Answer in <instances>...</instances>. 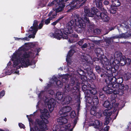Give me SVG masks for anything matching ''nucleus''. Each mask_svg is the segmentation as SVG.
Wrapping results in <instances>:
<instances>
[{
    "label": "nucleus",
    "instance_id": "5701e85b",
    "mask_svg": "<svg viewBox=\"0 0 131 131\" xmlns=\"http://www.w3.org/2000/svg\"><path fill=\"white\" fill-rule=\"evenodd\" d=\"M41 114L40 116V118L46 120V122H48L47 119L49 114L48 110L46 108H44L43 111L41 112Z\"/></svg>",
    "mask_w": 131,
    "mask_h": 131
},
{
    "label": "nucleus",
    "instance_id": "6ab92c4d",
    "mask_svg": "<svg viewBox=\"0 0 131 131\" xmlns=\"http://www.w3.org/2000/svg\"><path fill=\"white\" fill-rule=\"evenodd\" d=\"M70 94H72L74 97H78L80 94L79 88L77 86H74L71 88Z\"/></svg>",
    "mask_w": 131,
    "mask_h": 131
},
{
    "label": "nucleus",
    "instance_id": "7c9ffc66",
    "mask_svg": "<svg viewBox=\"0 0 131 131\" xmlns=\"http://www.w3.org/2000/svg\"><path fill=\"white\" fill-rule=\"evenodd\" d=\"M67 39L68 38V42L70 43H72L77 41L79 39V37H72L71 36L68 37Z\"/></svg>",
    "mask_w": 131,
    "mask_h": 131
},
{
    "label": "nucleus",
    "instance_id": "f257e3e1",
    "mask_svg": "<svg viewBox=\"0 0 131 131\" xmlns=\"http://www.w3.org/2000/svg\"><path fill=\"white\" fill-rule=\"evenodd\" d=\"M74 20L72 19L69 21L66 25V28L57 29L56 31L54 33H50V36L52 38H55L60 40L61 39H67L68 35L73 32V28L74 25H75V20L78 21L77 18Z\"/></svg>",
    "mask_w": 131,
    "mask_h": 131
},
{
    "label": "nucleus",
    "instance_id": "79ce46f5",
    "mask_svg": "<svg viewBox=\"0 0 131 131\" xmlns=\"http://www.w3.org/2000/svg\"><path fill=\"white\" fill-rule=\"evenodd\" d=\"M110 7L109 9L110 13L112 14L115 13L116 11L117 7L112 6L111 5H110Z\"/></svg>",
    "mask_w": 131,
    "mask_h": 131
},
{
    "label": "nucleus",
    "instance_id": "393cba45",
    "mask_svg": "<svg viewBox=\"0 0 131 131\" xmlns=\"http://www.w3.org/2000/svg\"><path fill=\"white\" fill-rule=\"evenodd\" d=\"M123 81V77H119L118 78V77H117L116 82L118 83L120 86H122L123 87V90H126V91H127L128 88V86L127 85L125 86L123 84H122Z\"/></svg>",
    "mask_w": 131,
    "mask_h": 131
},
{
    "label": "nucleus",
    "instance_id": "603ef678",
    "mask_svg": "<svg viewBox=\"0 0 131 131\" xmlns=\"http://www.w3.org/2000/svg\"><path fill=\"white\" fill-rule=\"evenodd\" d=\"M96 115H95L96 117L100 118L102 116V113L101 111L96 112Z\"/></svg>",
    "mask_w": 131,
    "mask_h": 131
},
{
    "label": "nucleus",
    "instance_id": "5fc2aeb1",
    "mask_svg": "<svg viewBox=\"0 0 131 131\" xmlns=\"http://www.w3.org/2000/svg\"><path fill=\"white\" fill-rule=\"evenodd\" d=\"M60 127L58 125H56L54 126L53 128V131H59L60 130Z\"/></svg>",
    "mask_w": 131,
    "mask_h": 131
},
{
    "label": "nucleus",
    "instance_id": "9b49d317",
    "mask_svg": "<svg viewBox=\"0 0 131 131\" xmlns=\"http://www.w3.org/2000/svg\"><path fill=\"white\" fill-rule=\"evenodd\" d=\"M105 72L108 74H112V76L117 75L118 74L117 71L114 68H110L109 66H108L105 67Z\"/></svg>",
    "mask_w": 131,
    "mask_h": 131
},
{
    "label": "nucleus",
    "instance_id": "6e6d98bb",
    "mask_svg": "<svg viewBox=\"0 0 131 131\" xmlns=\"http://www.w3.org/2000/svg\"><path fill=\"white\" fill-rule=\"evenodd\" d=\"M70 35H69L68 36L69 37V36H71L72 37H79L78 36V35L77 34L75 33L74 32L73 33L71 32V33L70 34Z\"/></svg>",
    "mask_w": 131,
    "mask_h": 131
},
{
    "label": "nucleus",
    "instance_id": "39448f33",
    "mask_svg": "<svg viewBox=\"0 0 131 131\" xmlns=\"http://www.w3.org/2000/svg\"><path fill=\"white\" fill-rule=\"evenodd\" d=\"M48 122H46L43 119L36 118L35 121V124L38 126H35V131H45L47 129V124Z\"/></svg>",
    "mask_w": 131,
    "mask_h": 131
},
{
    "label": "nucleus",
    "instance_id": "cd10ccee",
    "mask_svg": "<svg viewBox=\"0 0 131 131\" xmlns=\"http://www.w3.org/2000/svg\"><path fill=\"white\" fill-rule=\"evenodd\" d=\"M99 103V101L98 97L96 96H93L91 105H93V106H96Z\"/></svg>",
    "mask_w": 131,
    "mask_h": 131
},
{
    "label": "nucleus",
    "instance_id": "7ed1b4c3",
    "mask_svg": "<svg viewBox=\"0 0 131 131\" xmlns=\"http://www.w3.org/2000/svg\"><path fill=\"white\" fill-rule=\"evenodd\" d=\"M83 18H78V21L75 20V30L78 33H81L82 32L83 29L85 28L86 23H90L89 20L87 17H85Z\"/></svg>",
    "mask_w": 131,
    "mask_h": 131
},
{
    "label": "nucleus",
    "instance_id": "2eb2a0df",
    "mask_svg": "<svg viewBox=\"0 0 131 131\" xmlns=\"http://www.w3.org/2000/svg\"><path fill=\"white\" fill-rule=\"evenodd\" d=\"M95 68L96 71L98 73H100V76L101 77H103V76L105 77V75H106L105 72V67H103L101 68L100 66L98 65L95 66Z\"/></svg>",
    "mask_w": 131,
    "mask_h": 131
},
{
    "label": "nucleus",
    "instance_id": "ea45409f",
    "mask_svg": "<svg viewBox=\"0 0 131 131\" xmlns=\"http://www.w3.org/2000/svg\"><path fill=\"white\" fill-rule=\"evenodd\" d=\"M84 82V81L83 82ZM83 82H80L79 81H78V82H77V83H78V84L79 85H80V84H81V86H82V89L83 91H85L88 90V87H87V86L86 85H82V83H83Z\"/></svg>",
    "mask_w": 131,
    "mask_h": 131
},
{
    "label": "nucleus",
    "instance_id": "f704fd0d",
    "mask_svg": "<svg viewBox=\"0 0 131 131\" xmlns=\"http://www.w3.org/2000/svg\"><path fill=\"white\" fill-rule=\"evenodd\" d=\"M110 110H104L103 112V115L106 117H110L112 114V112Z\"/></svg>",
    "mask_w": 131,
    "mask_h": 131
},
{
    "label": "nucleus",
    "instance_id": "b1692460",
    "mask_svg": "<svg viewBox=\"0 0 131 131\" xmlns=\"http://www.w3.org/2000/svg\"><path fill=\"white\" fill-rule=\"evenodd\" d=\"M85 97L86 103L91 105L93 96L90 94L89 92H85Z\"/></svg>",
    "mask_w": 131,
    "mask_h": 131
},
{
    "label": "nucleus",
    "instance_id": "c9c22d12",
    "mask_svg": "<svg viewBox=\"0 0 131 131\" xmlns=\"http://www.w3.org/2000/svg\"><path fill=\"white\" fill-rule=\"evenodd\" d=\"M112 5L117 7L119 6L121 3L119 0H112Z\"/></svg>",
    "mask_w": 131,
    "mask_h": 131
},
{
    "label": "nucleus",
    "instance_id": "69168bd1",
    "mask_svg": "<svg viewBox=\"0 0 131 131\" xmlns=\"http://www.w3.org/2000/svg\"><path fill=\"white\" fill-rule=\"evenodd\" d=\"M56 2V1H54L52 2L51 3L49 2L48 4V6H52Z\"/></svg>",
    "mask_w": 131,
    "mask_h": 131
},
{
    "label": "nucleus",
    "instance_id": "72a5a7b5",
    "mask_svg": "<svg viewBox=\"0 0 131 131\" xmlns=\"http://www.w3.org/2000/svg\"><path fill=\"white\" fill-rule=\"evenodd\" d=\"M84 12L85 13L86 16L85 17H87L88 18V17L87 16L90 17L89 14H90L91 12L90 9L87 6H85L84 8Z\"/></svg>",
    "mask_w": 131,
    "mask_h": 131
},
{
    "label": "nucleus",
    "instance_id": "09e8293b",
    "mask_svg": "<svg viewBox=\"0 0 131 131\" xmlns=\"http://www.w3.org/2000/svg\"><path fill=\"white\" fill-rule=\"evenodd\" d=\"M125 62L126 63L125 65H127L128 66L130 64L131 62V60L130 59L128 58H126L125 59Z\"/></svg>",
    "mask_w": 131,
    "mask_h": 131
},
{
    "label": "nucleus",
    "instance_id": "20e7f679",
    "mask_svg": "<svg viewBox=\"0 0 131 131\" xmlns=\"http://www.w3.org/2000/svg\"><path fill=\"white\" fill-rule=\"evenodd\" d=\"M83 60H84L85 63L84 64L83 68L86 69L87 71L88 74L91 79H93L95 77V75L93 72V63L92 61L89 60V58L85 56H83Z\"/></svg>",
    "mask_w": 131,
    "mask_h": 131
},
{
    "label": "nucleus",
    "instance_id": "a18cd8bd",
    "mask_svg": "<svg viewBox=\"0 0 131 131\" xmlns=\"http://www.w3.org/2000/svg\"><path fill=\"white\" fill-rule=\"evenodd\" d=\"M64 17V16H63L59 17V18L57 19L56 21L51 23V25L54 26H55L61 19L63 18Z\"/></svg>",
    "mask_w": 131,
    "mask_h": 131
},
{
    "label": "nucleus",
    "instance_id": "de8ad7c7",
    "mask_svg": "<svg viewBox=\"0 0 131 131\" xmlns=\"http://www.w3.org/2000/svg\"><path fill=\"white\" fill-rule=\"evenodd\" d=\"M105 121L104 124L107 125L108 124L111 120V118L110 117H106L105 118Z\"/></svg>",
    "mask_w": 131,
    "mask_h": 131
},
{
    "label": "nucleus",
    "instance_id": "4c0bfd02",
    "mask_svg": "<svg viewBox=\"0 0 131 131\" xmlns=\"http://www.w3.org/2000/svg\"><path fill=\"white\" fill-rule=\"evenodd\" d=\"M126 58L125 57L123 56V57L122 58H120V59H119V66H123L125 65L126 63L125 61V59Z\"/></svg>",
    "mask_w": 131,
    "mask_h": 131
},
{
    "label": "nucleus",
    "instance_id": "a19ab883",
    "mask_svg": "<svg viewBox=\"0 0 131 131\" xmlns=\"http://www.w3.org/2000/svg\"><path fill=\"white\" fill-rule=\"evenodd\" d=\"M95 52L97 56L100 55H102L103 54V50L101 49L100 48H96L95 50Z\"/></svg>",
    "mask_w": 131,
    "mask_h": 131
},
{
    "label": "nucleus",
    "instance_id": "0eeeda50",
    "mask_svg": "<svg viewBox=\"0 0 131 131\" xmlns=\"http://www.w3.org/2000/svg\"><path fill=\"white\" fill-rule=\"evenodd\" d=\"M21 52H19L16 53H14L12 57V60L13 62V66L14 68H16L17 69H18V66L20 63L21 64L20 60Z\"/></svg>",
    "mask_w": 131,
    "mask_h": 131
},
{
    "label": "nucleus",
    "instance_id": "f03ea898",
    "mask_svg": "<svg viewBox=\"0 0 131 131\" xmlns=\"http://www.w3.org/2000/svg\"><path fill=\"white\" fill-rule=\"evenodd\" d=\"M33 55L32 52L31 51H25L22 53L21 52L20 60L21 64V65L18 66V69L21 67L27 68L29 66L32 65V62H30L29 59Z\"/></svg>",
    "mask_w": 131,
    "mask_h": 131
},
{
    "label": "nucleus",
    "instance_id": "9d476101",
    "mask_svg": "<svg viewBox=\"0 0 131 131\" xmlns=\"http://www.w3.org/2000/svg\"><path fill=\"white\" fill-rule=\"evenodd\" d=\"M72 109L71 107L69 106H65L61 108L59 111L60 115H63L64 116H68V113Z\"/></svg>",
    "mask_w": 131,
    "mask_h": 131
},
{
    "label": "nucleus",
    "instance_id": "58836bf2",
    "mask_svg": "<svg viewBox=\"0 0 131 131\" xmlns=\"http://www.w3.org/2000/svg\"><path fill=\"white\" fill-rule=\"evenodd\" d=\"M124 77L126 80L129 79L131 78V73L128 72H125L124 74Z\"/></svg>",
    "mask_w": 131,
    "mask_h": 131
},
{
    "label": "nucleus",
    "instance_id": "3c124183",
    "mask_svg": "<svg viewBox=\"0 0 131 131\" xmlns=\"http://www.w3.org/2000/svg\"><path fill=\"white\" fill-rule=\"evenodd\" d=\"M99 96L100 98H101L102 100L105 99L106 98L105 95L101 92H100Z\"/></svg>",
    "mask_w": 131,
    "mask_h": 131
},
{
    "label": "nucleus",
    "instance_id": "e433bc0d",
    "mask_svg": "<svg viewBox=\"0 0 131 131\" xmlns=\"http://www.w3.org/2000/svg\"><path fill=\"white\" fill-rule=\"evenodd\" d=\"M123 56L122 53L121 52L117 51L115 52L114 53L115 59L116 58L120 59V58H122Z\"/></svg>",
    "mask_w": 131,
    "mask_h": 131
},
{
    "label": "nucleus",
    "instance_id": "423d86ee",
    "mask_svg": "<svg viewBox=\"0 0 131 131\" xmlns=\"http://www.w3.org/2000/svg\"><path fill=\"white\" fill-rule=\"evenodd\" d=\"M112 88H119L117 89H115L114 90V95H112L115 96V97H116L117 95H121L124 93V92L126 91V90H123V87L122 86H120V84L117 82H116L113 84H110Z\"/></svg>",
    "mask_w": 131,
    "mask_h": 131
},
{
    "label": "nucleus",
    "instance_id": "4d7b16f0",
    "mask_svg": "<svg viewBox=\"0 0 131 131\" xmlns=\"http://www.w3.org/2000/svg\"><path fill=\"white\" fill-rule=\"evenodd\" d=\"M94 32L95 34L99 35L100 34L101 32V30L99 28H96L94 30Z\"/></svg>",
    "mask_w": 131,
    "mask_h": 131
},
{
    "label": "nucleus",
    "instance_id": "c756f323",
    "mask_svg": "<svg viewBox=\"0 0 131 131\" xmlns=\"http://www.w3.org/2000/svg\"><path fill=\"white\" fill-rule=\"evenodd\" d=\"M53 79L55 81L56 84L59 89L62 87L63 85L62 83L60 80H58V79L56 77H55Z\"/></svg>",
    "mask_w": 131,
    "mask_h": 131
},
{
    "label": "nucleus",
    "instance_id": "e2e57ef3",
    "mask_svg": "<svg viewBox=\"0 0 131 131\" xmlns=\"http://www.w3.org/2000/svg\"><path fill=\"white\" fill-rule=\"evenodd\" d=\"M48 94H50V95H53L54 94V91L52 90H48Z\"/></svg>",
    "mask_w": 131,
    "mask_h": 131
},
{
    "label": "nucleus",
    "instance_id": "a878e982",
    "mask_svg": "<svg viewBox=\"0 0 131 131\" xmlns=\"http://www.w3.org/2000/svg\"><path fill=\"white\" fill-rule=\"evenodd\" d=\"M49 108H51L54 107L56 105V101L55 100L52 98H50L49 100H48L47 103ZM53 109H52V110Z\"/></svg>",
    "mask_w": 131,
    "mask_h": 131
},
{
    "label": "nucleus",
    "instance_id": "412c9836",
    "mask_svg": "<svg viewBox=\"0 0 131 131\" xmlns=\"http://www.w3.org/2000/svg\"><path fill=\"white\" fill-rule=\"evenodd\" d=\"M116 76H113V77H106L105 82L107 84H111L116 82L117 78L116 77Z\"/></svg>",
    "mask_w": 131,
    "mask_h": 131
},
{
    "label": "nucleus",
    "instance_id": "bf43d9fd",
    "mask_svg": "<svg viewBox=\"0 0 131 131\" xmlns=\"http://www.w3.org/2000/svg\"><path fill=\"white\" fill-rule=\"evenodd\" d=\"M38 6L41 7H42L45 6V4L43 3V1H40L38 4Z\"/></svg>",
    "mask_w": 131,
    "mask_h": 131
},
{
    "label": "nucleus",
    "instance_id": "13d9d810",
    "mask_svg": "<svg viewBox=\"0 0 131 131\" xmlns=\"http://www.w3.org/2000/svg\"><path fill=\"white\" fill-rule=\"evenodd\" d=\"M71 117V118H74L76 116V114L74 111H72L70 114Z\"/></svg>",
    "mask_w": 131,
    "mask_h": 131
},
{
    "label": "nucleus",
    "instance_id": "49530a36",
    "mask_svg": "<svg viewBox=\"0 0 131 131\" xmlns=\"http://www.w3.org/2000/svg\"><path fill=\"white\" fill-rule=\"evenodd\" d=\"M119 59L116 58L115 59H114V60L112 62L113 64L115 66H119Z\"/></svg>",
    "mask_w": 131,
    "mask_h": 131
},
{
    "label": "nucleus",
    "instance_id": "c03bdc74",
    "mask_svg": "<svg viewBox=\"0 0 131 131\" xmlns=\"http://www.w3.org/2000/svg\"><path fill=\"white\" fill-rule=\"evenodd\" d=\"M56 96L58 100H61L63 96L62 93L59 92H57L56 94Z\"/></svg>",
    "mask_w": 131,
    "mask_h": 131
},
{
    "label": "nucleus",
    "instance_id": "473e14b6",
    "mask_svg": "<svg viewBox=\"0 0 131 131\" xmlns=\"http://www.w3.org/2000/svg\"><path fill=\"white\" fill-rule=\"evenodd\" d=\"M71 88L69 85L67 84H65L63 89L64 93L70 94Z\"/></svg>",
    "mask_w": 131,
    "mask_h": 131
},
{
    "label": "nucleus",
    "instance_id": "2f4dec72",
    "mask_svg": "<svg viewBox=\"0 0 131 131\" xmlns=\"http://www.w3.org/2000/svg\"><path fill=\"white\" fill-rule=\"evenodd\" d=\"M72 97L69 96H67L65 97L63 100L64 103L66 104H69L72 101Z\"/></svg>",
    "mask_w": 131,
    "mask_h": 131
},
{
    "label": "nucleus",
    "instance_id": "864d4df0",
    "mask_svg": "<svg viewBox=\"0 0 131 131\" xmlns=\"http://www.w3.org/2000/svg\"><path fill=\"white\" fill-rule=\"evenodd\" d=\"M44 19H43L41 21L38 26V29H41L44 23Z\"/></svg>",
    "mask_w": 131,
    "mask_h": 131
},
{
    "label": "nucleus",
    "instance_id": "8fccbe9b",
    "mask_svg": "<svg viewBox=\"0 0 131 131\" xmlns=\"http://www.w3.org/2000/svg\"><path fill=\"white\" fill-rule=\"evenodd\" d=\"M70 126L71 125L70 124H68L65 127V131H72V129H70Z\"/></svg>",
    "mask_w": 131,
    "mask_h": 131
},
{
    "label": "nucleus",
    "instance_id": "4468645a",
    "mask_svg": "<svg viewBox=\"0 0 131 131\" xmlns=\"http://www.w3.org/2000/svg\"><path fill=\"white\" fill-rule=\"evenodd\" d=\"M131 36V34L125 33H122L121 34H119V35H116L111 37L110 38L111 39L121 38L126 39Z\"/></svg>",
    "mask_w": 131,
    "mask_h": 131
},
{
    "label": "nucleus",
    "instance_id": "6e6552de",
    "mask_svg": "<svg viewBox=\"0 0 131 131\" xmlns=\"http://www.w3.org/2000/svg\"><path fill=\"white\" fill-rule=\"evenodd\" d=\"M84 70L86 71V72H85L84 71L80 69H78L76 71H75L77 73V75H79L80 76V77L78 79V81H79L78 80H81L82 81V82L86 81L87 79V78L85 75H87V76L89 77L90 78V79H92L94 80L96 78L95 76L94 78L93 79L91 78L90 77L88 74L87 71L86 69Z\"/></svg>",
    "mask_w": 131,
    "mask_h": 131
},
{
    "label": "nucleus",
    "instance_id": "f8f14e48",
    "mask_svg": "<svg viewBox=\"0 0 131 131\" xmlns=\"http://www.w3.org/2000/svg\"><path fill=\"white\" fill-rule=\"evenodd\" d=\"M75 52V51L74 49H71L68 52L66 58V61L67 62V65L68 67H70V66L71 65V63L70 58Z\"/></svg>",
    "mask_w": 131,
    "mask_h": 131
},
{
    "label": "nucleus",
    "instance_id": "338daca9",
    "mask_svg": "<svg viewBox=\"0 0 131 131\" xmlns=\"http://www.w3.org/2000/svg\"><path fill=\"white\" fill-rule=\"evenodd\" d=\"M18 125L21 128H24L25 127V125L21 123H19Z\"/></svg>",
    "mask_w": 131,
    "mask_h": 131
},
{
    "label": "nucleus",
    "instance_id": "37998d69",
    "mask_svg": "<svg viewBox=\"0 0 131 131\" xmlns=\"http://www.w3.org/2000/svg\"><path fill=\"white\" fill-rule=\"evenodd\" d=\"M88 91L89 92V93H90L93 95H95L97 93L96 89L92 87H90V88Z\"/></svg>",
    "mask_w": 131,
    "mask_h": 131
},
{
    "label": "nucleus",
    "instance_id": "dca6fc26",
    "mask_svg": "<svg viewBox=\"0 0 131 131\" xmlns=\"http://www.w3.org/2000/svg\"><path fill=\"white\" fill-rule=\"evenodd\" d=\"M90 14L89 15L90 17H93L96 15L98 17L100 14V12L95 7H93L90 8Z\"/></svg>",
    "mask_w": 131,
    "mask_h": 131
},
{
    "label": "nucleus",
    "instance_id": "bb28decb",
    "mask_svg": "<svg viewBox=\"0 0 131 131\" xmlns=\"http://www.w3.org/2000/svg\"><path fill=\"white\" fill-rule=\"evenodd\" d=\"M95 1L96 7L100 9L102 11H104L105 9L102 2V1L100 0H95Z\"/></svg>",
    "mask_w": 131,
    "mask_h": 131
},
{
    "label": "nucleus",
    "instance_id": "052dcab7",
    "mask_svg": "<svg viewBox=\"0 0 131 131\" xmlns=\"http://www.w3.org/2000/svg\"><path fill=\"white\" fill-rule=\"evenodd\" d=\"M54 9L55 10V12L57 13L61 11L62 10V8H57Z\"/></svg>",
    "mask_w": 131,
    "mask_h": 131
},
{
    "label": "nucleus",
    "instance_id": "a211bd4d",
    "mask_svg": "<svg viewBox=\"0 0 131 131\" xmlns=\"http://www.w3.org/2000/svg\"><path fill=\"white\" fill-rule=\"evenodd\" d=\"M38 24V20L36 19L34 20L33 26H32L30 27V29H29V31L31 32L32 31V33L34 34H35L38 30L37 27Z\"/></svg>",
    "mask_w": 131,
    "mask_h": 131
},
{
    "label": "nucleus",
    "instance_id": "f3484780",
    "mask_svg": "<svg viewBox=\"0 0 131 131\" xmlns=\"http://www.w3.org/2000/svg\"><path fill=\"white\" fill-rule=\"evenodd\" d=\"M103 22H107L110 19V17L107 14L103 12H101L98 17Z\"/></svg>",
    "mask_w": 131,
    "mask_h": 131
},
{
    "label": "nucleus",
    "instance_id": "1a4fd4ad",
    "mask_svg": "<svg viewBox=\"0 0 131 131\" xmlns=\"http://www.w3.org/2000/svg\"><path fill=\"white\" fill-rule=\"evenodd\" d=\"M116 98L114 96L111 95L110 101L108 100L105 101L103 104V106L108 110H110L113 107L114 104L116 102Z\"/></svg>",
    "mask_w": 131,
    "mask_h": 131
},
{
    "label": "nucleus",
    "instance_id": "aec40b11",
    "mask_svg": "<svg viewBox=\"0 0 131 131\" xmlns=\"http://www.w3.org/2000/svg\"><path fill=\"white\" fill-rule=\"evenodd\" d=\"M60 115L61 117H59L57 120L58 124L61 125L67 123L68 122V120L66 118V116H64L63 115Z\"/></svg>",
    "mask_w": 131,
    "mask_h": 131
},
{
    "label": "nucleus",
    "instance_id": "4be33fe9",
    "mask_svg": "<svg viewBox=\"0 0 131 131\" xmlns=\"http://www.w3.org/2000/svg\"><path fill=\"white\" fill-rule=\"evenodd\" d=\"M102 125L101 122L99 120H96L94 121H92L90 123L89 126H94L96 128H99Z\"/></svg>",
    "mask_w": 131,
    "mask_h": 131
},
{
    "label": "nucleus",
    "instance_id": "680f3d73",
    "mask_svg": "<svg viewBox=\"0 0 131 131\" xmlns=\"http://www.w3.org/2000/svg\"><path fill=\"white\" fill-rule=\"evenodd\" d=\"M5 94V91L4 90H2L0 92V98L3 97Z\"/></svg>",
    "mask_w": 131,
    "mask_h": 131
},
{
    "label": "nucleus",
    "instance_id": "774afa93",
    "mask_svg": "<svg viewBox=\"0 0 131 131\" xmlns=\"http://www.w3.org/2000/svg\"><path fill=\"white\" fill-rule=\"evenodd\" d=\"M57 15V14L55 12V10L53 9V14L52 15V17H53V18H54L56 17Z\"/></svg>",
    "mask_w": 131,
    "mask_h": 131
},
{
    "label": "nucleus",
    "instance_id": "ddd939ff",
    "mask_svg": "<svg viewBox=\"0 0 131 131\" xmlns=\"http://www.w3.org/2000/svg\"><path fill=\"white\" fill-rule=\"evenodd\" d=\"M112 87L110 84L104 86L102 89V90L104 93L107 95L114 93V90L112 88Z\"/></svg>",
    "mask_w": 131,
    "mask_h": 131
},
{
    "label": "nucleus",
    "instance_id": "c85d7f7f",
    "mask_svg": "<svg viewBox=\"0 0 131 131\" xmlns=\"http://www.w3.org/2000/svg\"><path fill=\"white\" fill-rule=\"evenodd\" d=\"M98 108L97 106H93L90 110V114L94 116L96 115V113L97 111Z\"/></svg>",
    "mask_w": 131,
    "mask_h": 131
},
{
    "label": "nucleus",
    "instance_id": "0e129e2a",
    "mask_svg": "<svg viewBox=\"0 0 131 131\" xmlns=\"http://www.w3.org/2000/svg\"><path fill=\"white\" fill-rule=\"evenodd\" d=\"M29 45L31 48H33L36 46V44L34 43H30L29 44Z\"/></svg>",
    "mask_w": 131,
    "mask_h": 131
}]
</instances>
